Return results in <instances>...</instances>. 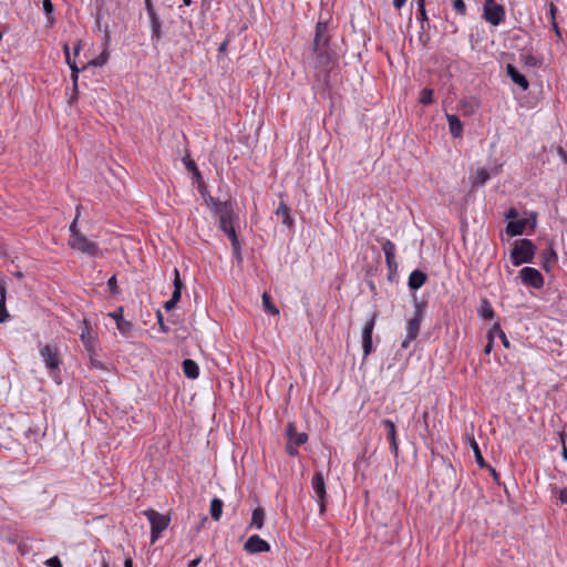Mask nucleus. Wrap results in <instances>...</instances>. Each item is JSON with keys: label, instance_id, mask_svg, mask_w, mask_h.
<instances>
[{"label": "nucleus", "instance_id": "50", "mask_svg": "<svg viewBox=\"0 0 567 567\" xmlns=\"http://www.w3.org/2000/svg\"><path fill=\"white\" fill-rule=\"evenodd\" d=\"M559 499L563 504H567V486L559 492Z\"/></svg>", "mask_w": 567, "mask_h": 567}, {"label": "nucleus", "instance_id": "26", "mask_svg": "<svg viewBox=\"0 0 567 567\" xmlns=\"http://www.w3.org/2000/svg\"><path fill=\"white\" fill-rule=\"evenodd\" d=\"M276 215L282 217V223L287 226L292 225V218L290 216V208L284 203L280 202L278 208L276 209Z\"/></svg>", "mask_w": 567, "mask_h": 567}, {"label": "nucleus", "instance_id": "55", "mask_svg": "<svg viewBox=\"0 0 567 567\" xmlns=\"http://www.w3.org/2000/svg\"><path fill=\"white\" fill-rule=\"evenodd\" d=\"M493 342H494V341H493L492 339H488V342H487V344L485 346V349H484V352H485L486 354H488V353L492 351V349H493Z\"/></svg>", "mask_w": 567, "mask_h": 567}, {"label": "nucleus", "instance_id": "19", "mask_svg": "<svg viewBox=\"0 0 567 567\" xmlns=\"http://www.w3.org/2000/svg\"><path fill=\"white\" fill-rule=\"evenodd\" d=\"M382 425L388 430V437L390 440V450L393 454H398V441L395 435V425L391 420H383Z\"/></svg>", "mask_w": 567, "mask_h": 567}, {"label": "nucleus", "instance_id": "61", "mask_svg": "<svg viewBox=\"0 0 567 567\" xmlns=\"http://www.w3.org/2000/svg\"><path fill=\"white\" fill-rule=\"evenodd\" d=\"M227 44H228V41H227V40H225V41L219 45V49H218V50H219V52H224V51L226 50Z\"/></svg>", "mask_w": 567, "mask_h": 567}, {"label": "nucleus", "instance_id": "35", "mask_svg": "<svg viewBox=\"0 0 567 567\" xmlns=\"http://www.w3.org/2000/svg\"><path fill=\"white\" fill-rule=\"evenodd\" d=\"M183 162H184V164H185L186 168H187L189 172H192L196 177H199V176H200L199 171H198V168H197L196 164L194 163V161H192V159L189 158V156H188V155H187V156H185V157L183 158Z\"/></svg>", "mask_w": 567, "mask_h": 567}, {"label": "nucleus", "instance_id": "18", "mask_svg": "<svg viewBox=\"0 0 567 567\" xmlns=\"http://www.w3.org/2000/svg\"><path fill=\"white\" fill-rule=\"evenodd\" d=\"M506 72H507V75L512 79V81L515 84L520 86L523 90L528 89L529 84H528L527 79L523 74H520L514 65L508 64L506 68Z\"/></svg>", "mask_w": 567, "mask_h": 567}, {"label": "nucleus", "instance_id": "25", "mask_svg": "<svg viewBox=\"0 0 567 567\" xmlns=\"http://www.w3.org/2000/svg\"><path fill=\"white\" fill-rule=\"evenodd\" d=\"M464 115L474 114L480 107V101L476 97L464 99L461 103Z\"/></svg>", "mask_w": 567, "mask_h": 567}, {"label": "nucleus", "instance_id": "14", "mask_svg": "<svg viewBox=\"0 0 567 567\" xmlns=\"http://www.w3.org/2000/svg\"><path fill=\"white\" fill-rule=\"evenodd\" d=\"M246 551L250 554L266 553L270 550L269 544L258 535L250 536L244 545Z\"/></svg>", "mask_w": 567, "mask_h": 567}, {"label": "nucleus", "instance_id": "8", "mask_svg": "<svg viewBox=\"0 0 567 567\" xmlns=\"http://www.w3.org/2000/svg\"><path fill=\"white\" fill-rule=\"evenodd\" d=\"M505 10L495 0H486L484 3V19L493 25H497L504 19Z\"/></svg>", "mask_w": 567, "mask_h": 567}, {"label": "nucleus", "instance_id": "53", "mask_svg": "<svg viewBox=\"0 0 567 567\" xmlns=\"http://www.w3.org/2000/svg\"><path fill=\"white\" fill-rule=\"evenodd\" d=\"M202 561V557H197L193 560H190L187 565V567H197L199 565V563Z\"/></svg>", "mask_w": 567, "mask_h": 567}, {"label": "nucleus", "instance_id": "22", "mask_svg": "<svg viewBox=\"0 0 567 567\" xmlns=\"http://www.w3.org/2000/svg\"><path fill=\"white\" fill-rule=\"evenodd\" d=\"M446 120H447V123H449V128H450L451 134L454 137L462 136L463 124L460 121V118L456 115H454V114H446Z\"/></svg>", "mask_w": 567, "mask_h": 567}, {"label": "nucleus", "instance_id": "21", "mask_svg": "<svg viewBox=\"0 0 567 567\" xmlns=\"http://www.w3.org/2000/svg\"><path fill=\"white\" fill-rule=\"evenodd\" d=\"M526 225H527L526 219L511 220L506 225V233L509 236L522 235L526 228Z\"/></svg>", "mask_w": 567, "mask_h": 567}, {"label": "nucleus", "instance_id": "46", "mask_svg": "<svg viewBox=\"0 0 567 567\" xmlns=\"http://www.w3.org/2000/svg\"><path fill=\"white\" fill-rule=\"evenodd\" d=\"M416 18H417L421 22H426V24L429 25V20H427V17H426V12H425V8H424V7H423L422 9H419V8H417Z\"/></svg>", "mask_w": 567, "mask_h": 567}, {"label": "nucleus", "instance_id": "10", "mask_svg": "<svg viewBox=\"0 0 567 567\" xmlns=\"http://www.w3.org/2000/svg\"><path fill=\"white\" fill-rule=\"evenodd\" d=\"M519 277L525 286L535 289H540L544 286V278L542 274L535 268L524 267L519 271Z\"/></svg>", "mask_w": 567, "mask_h": 567}, {"label": "nucleus", "instance_id": "34", "mask_svg": "<svg viewBox=\"0 0 567 567\" xmlns=\"http://www.w3.org/2000/svg\"><path fill=\"white\" fill-rule=\"evenodd\" d=\"M173 285H174V291L173 292H177V295L181 297L182 296V289H183L184 285H183V281L181 279L179 271L176 268L174 269Z\"/></svg>", "mask_w": 567, "mask_h": 567}, {"label": "nucleus", "instance_id": "38", "mask_svg": "<svg viewBox=\"0 0 567 567\" xmlns=\"http://www.w3.org/2000/svg\"><path fill=\"white\" fill-rule=\"evenodd\" d=\"M150 19H151L153 35H159L161 24H159V20L157 18V16H156V12L154 13V16H150Z\"/></svg>", "mask_w": 567, "mask_h": 567}, {"label": "nucleus", "instance_id": "63", "mask_svg": "<svg viewBox=\"0 0 567 567\" xmlns=\"http://www.w3.org/2000/svg\"><path fill=\"white\" fill-rule=\"evenodd\" d=\"M124 567H133V560L131 558L125 559Z\"/></svg>", "mask_w": 567, "mask_h": 567}, {"label": "nucleus", "instance_id": "36", "mask_svg": "<svg viewBox=\"0 0 567 567\" xmlns=\"http://www.w3.org/2000/svg\"><path fill=\"white\" fill-rule=\"evenodd\" d=\"M43 11L47 16L48 21H52L53 3L51 0H43Z\"/></svg>", "mask_w": 567, "mask_h": 567}, {"label": "nucleus", "instance_id": "64", "mask_svg": "<svg viewBox=\"0 0 567 567\" xmlns=\"http://www.w3.org/2000/svg\"><path fill=\"white\" fill-rule=\"evenodd\" d=\"M561 454H563L564 460L567 461V449L565 446L563 447Z\"/></svg>", "mask_w": 567, "mask_h": 567}, {"label": "nucleus", "instance_id": "37", "mask_svg": "<svg viewBox=\"0 0 567 567\" xmlns=\"http://www.w3.org/2000/svg\"><path fill=\"white\" fill-rule=\"evenodd\" d=\"M494 330L497 331V337L502 340L503 346L509 348V341L498 323H494Z\"/></svg>", "mask_w": 567, "mask_h": 567}, {"label": "nucleus", "instance_id": "31", "mask_svg": "<svg viewBox=\"0 0 567 567\" xmlns=\"http://www.w3.org/2000/svg\"><path fill=\"white\" fill-rule=\"evenodd\" d=\"M262 306L266 311L272 315H279V309L272 303L271 298L267 292L262 295Z\"/></svg>", "mask_w": 567, "mask_h": 567}, {"label": "nucleus", "instance_id": "56", "mask_svg": "<svg viewBox=\"0 0 567 567\" xmlns=\"http://www.w3.org/2000/svg\"><path fill=\"white\" fill-rule=\"evenodd\" d=\"M497 337V331L494 330V326L489 329L487 338L494 341V338Z\"/></svg>", "mask_w": 567, "mask_h": 567}, {"label": "nucleus", "instance_id": "9", "mask_svg": "<svg viewBox=\"0 0 567 567\" xmlns=\"http://www.w3.org/2000/svg\"><path fill=\"white\" fill-rule=\"evenodd\" d=\"M421 321H422V311L420 308H416V310L414 312V317L411 318L406 324V337L402 341L403 349H406L410 346V343L417 337V334L420 332Z\"/></svg>", "mask_w": 567, "mask_h": 567}, {"label": "nucleus", "instance_id": "43", "mask_svg": "<svg viewBox=\"0 0 567 567\" xmlns=\"http://www.w3.org/2000/svg\"><path fill=\"white\" fill-rule=\"evenodd\" d=\"M545 262H544V268L549 271V268H548V261L550 258L553 259H556V252L554 251V249H548L545 254Z\"/></svg>", "mask_w": 567, "mask_h": 567}, {"label": "nucleus", "instance_id": "47", "mask_svg": "<svg viewBox=\"0 0 567 567\" xmlns=\"http://www.w3.org/2000/svg\"><path fill=\"white\" fill-rule=\"evenodd\" d=\"M144 2H145V8H146V11H147L148 16H154L155 9L153 7L152 1L151 0H144Z\"/></svg>", "mask_w": 567, "mask_h": 567}, {"label": "nucleus", "instance_id": "40", "mask_svg": "<svg viewBox=\"0 0 567 567\" xmlns=\"http://www.w3.org/2000/svg\"><path fill=\"white\" fill-rule=\"evenodd\" d=\"M520 58H522V61H524L525 64H527L529 66H536L539 64L538 59L533 56L532 54H522Z\"/></svg>", "mask_w": 567, "mask_h": 567}, {"label": "nucleus", "instance_id": "49", "mask_svg": "<svg viewBox=\"0 0 567 567\" xmlns=\"http://www.w3.org/2000/svg\"><path fill=\"white\" fill-rule=\"evenodd\" d=\"M506 219H515L518 217V213L515 208H511L506 215H505Z\"/></svg>", "mask_w": 567, "mask_h": 567}, {"label": "nucleus", "instance_id": "52", "mask_svg": "<svg viewBox=\"0 0 567 567\" xmlns=\"http://www.w3.org/2000/svg\"><path fill=\"white\" fill-rule=\"evenodd\" d=\"M556 12H557L556 6L553 2H550L549 3V14H550L551 20H555Z\"/></svg>", "mask_w": 567, "mask_h": 567}, {"label": "nucleus", "instance_id": "20", "mask_svg": "<svg viewBox=\"0 0 567 567\" xmlns=\"http://www.w3.org/2000/svg\"><path fill=\"white\" fill-rule=\"evenodd\" d=\"M427 279V276L421 270H413L409 277V287L412 290L421 288Z\"/></svg>", "mask_w": 567, "mask_h": 567}, {"label": "nucleus", "instance_id": "28", "mask_svg": "<svg viewBox=\"0 0 567 567\" xmlns=\"http://www.w3.org/2000/svg\"><path fill=\"white\" fill-rule=\"evenodd\" d=\"M478 315L484 320H492L494 318V310L486 299L482 300L481 307L478 309Z\"/></svg>", "mask_w": 567, "mask_h": 567}, {"label": "nucleus", "instance_id": "4", "mask_svg": "<svg viewBox=\"0 0 567 567\" xmlns=\"http://www.w3.org/2000/svg\"><path fill=\"white\" fill-rule=\"evenodd\" d=\"M144 515L147 517L151 524V540L154 544L161 533L165 530L169 525V517L150 508L144 511Z\"/></svg>", "mask_w": 567, "mask_h": 567}, {"label": "nucleus", "instance_id": "23", "mask_svg": "<svg viewBox=\"0 0 567 567\" xmlns=\"http://www.w3.org/2000/svg\"><path fill=\"white\" fill-rule=\"evenodd\" d=\"M489 179V173L485 168H478L470 176L472 187L483 186Z\"/></svg>", "mask_w": 567, "mask_h": 567}, {"label": "nucleus", "instance_id": "11", "mask_svg": "<svg viewBox=\"0 0 567 567\" xmlns=\"http://www.w3.org/2000/svg\"><path fill=\"white\" fill-rule=\"evenodd\" d=\"M287 434H288V443H287V452L295 456L298 454V450L297 447L299 445H302L307 442L308 440V435L306 433H298L296 432V429L292 424H289L288 425V429H287Z\"/></svg>", "mask_w": 567, "mask_h": 567}, {"label": "nucleus", "instance_id": "15", "mask_svg": "<svg viewBox=\"0 0 567 567\" xmlns=\"http://www.w3.org/2000/svg\"><path fill=\"white\" fill-rule=\"evenodd\" d=\"M116 322L117 330L123 334L127 336L133 330V324L123 318V308L118 307L114 312L109 315Z\"/></svg>", "mask_w": 567, "mask_h": 567}, {"label": "nucleus", "instance_id": "48", "mask_svg": "<svg viewBox=\"0 0 567 567\" xmlns=\"http://www.w3.org/2000/svg\"><path fill=\"white\" fill-rule=\"evenodd\" d=\"M157 320H158L161 331L167 332V327L165 326V323L163 321V315L159 311L157 312Z\"/></svg>", "mask_w": 567, "mask_h": 567}, {"label": "nucleus", "instance_id": "58", "mask_svg": "<svg viewBox=\"0 0 567 567\" xmlns=\"http://www.w3.org/2000/svg\"><path fill=\"white\" fill-rule=\"evenodd\" d=\"M553 30L556 33V35H560V31L558 29V25L555 20H551Z\"/></svg>", "mask_w": 567, "mask_h": 567}, {"label": "nucleus", "instance_id": "2", "mask_svg": "<svg viewBox=\"0 0 567 567\" xmlns=\"http://www.w3.org/2000/svg\"><path fill=\"white\" fill-rule=\"evenodd\" d=\"M107 45H109V39L106 38L102 42L103 51L96 58H93V56L89 55L87 52H85L84 53V60H80V63H81L82 66L79 68L78 66V62H76L75 59L80 55V52L83 50L84 43L82 41H79V42H76L73 45V55H74V58H72L71 54H70L69 44L68 43L63 44V51L65 53V60H66V63L69 64V66L71 69V79H72V82H73L74 91L78 90V79H79L80 71L84 70L87 66H102V65H104L107 62V60H109Z\"/></svg>", "mask_w": 567, "mask_h": 567}, {"label": "nucleus", "instance_id": "59", "mask_svg": "<svg viewBox=\"0 0 567 567\" xmlns=\"http://www.w3.org/2000/svg\"><path fill=\"white\" fill-rule=\"evenodd\" d=\"M558 154H559V156L563 157V159L565 162L567 161V154H566V152L561 147H558Z\"/></svg>", "mask_w": 567, "mask_h": 567}, {"label": "nucleus", "instance_id": "44", "mask_svg": "<svg viewBox=\"0 0 567 567\" xmlns=\"http://www.w3.org/2000/svg\"><path fill=\"white\" fill-rule=\"evenodd\" d=\"M45 565L48 567H62V564H61V560L59 559V557L54 556L52 558H49L47 561H45Z\"/></svg>", "mask_w": 567, "mask_h": 567}, {"label": "nucleus", "instance_id": "12", "mask_svg": "<svg viewBox=\"0 0 567 567\" xmlns=\"http://www.w3.org/2000/svg\"><path fill=\"white\" fill-rule=\"evenodd\" d=\"M40 354L47 368H49L51 371H59L61 360L59 358V352L56 348L47 344L41 348Z\"/></svg>", "mask_w": 567, "mask_h": 567}, {"label": "nucleus", "instance_id": "51", "mask_svg": "<svg viewBox=\"0 0 567 567\" xmlns=\"http://www.w3.org/2000/svg\"><path fill=\"white\" fill-rule=\"evenodd\" d=\"M6 295H7L6 285L3 281H0V300L6 301Z\"/></svg>", "mask_w": 567, "mask_h": 567}, {"label": "nucleus", "instance_id": "30", "mask_svg": "<svg viewBox=\"0 0 567 567\" xmlns=\"http://www.w3.org/2000/svg\"><path fill=\"white\" fill-rule=\"evenodd\" d=\"M470 445H471V447H472V450H473V453H474L475 461H476L477 465H478L480 467H482V468H483V467H486V466H487V464L485 463L484 457H483V455H482V452H481V450H480V446H478V444H477V442L475 441V439H474V437H471V439H470Z\"/></svg>", "mask_w": 567, "mask_h": 567}, {"label": "nucleus", "instance_id": "54", "mask_svg": "<svg viewBox=\"0 0 567 567\" xmlns=\"http://www.w3.org/2000/svg\"><path fill=\"white\" fill-rule=\"evenodd\" d=\"M406 0H393V6L396 9H401L405 4Z\"/></svg>", "mask_w": 567, "mask_h": 567}, {"label": "nucleus", "instance_id": "60", "mask_svg": "<svg viewBox=\"0 0 567 567\" xmlns=\"http://www.w3.org/2000/svg\"><path fill=\"white\" fill-rule=\"evenodd\" d=\"M421 29L423 32H429L430 25H427L426 22H421Z\"/></svg>", "mask_w": 567, "mask_h": 567}, {"label": "nucleus", "instance_id": "6", "mask_svg": "<svg viewBox=\"0 0 567 567\" xmlns=\"http://www.w3.org/2000/svg\"><path fill=\"white\" fill-rule=\"evenodd\" d=\"M328 42L329 38H315L313 40V54L318 65H328L336 58V53L329 51Z\"/></svg>", "mask_w": 567, "mask_h": 567}, {"label": "nucleus", "instance_id": "32", "mask_svg": "<svg viewBox=\"0 0 567 567\" xmlns=\"http://www.w3.org/2000/svg\"><path fill=\"white\" fill-rule=\"evenodd\" d=\"M80 209H81V206H76V216L75 218L73 219V221L71 223L70 225V238H75L76 235H82V233L80 231V229L78 228V220H79V217H80Z\"/></svg>", "mask_w": 567, "mask_h": 567}, {"label": "nucleus", "instance_id": "33", "mask_svg": "<svg viewBox=\"0 0 567 567\" xmlns=\"http://www.w3.org/2000/svg\"><path fill=\"white\" fill-rule=\"evenodd\" d=\"M419 102L429 105L433 102V91L431 89H423L420 93Z\"/></svg>", "mask_w": 567, "mask_h": 567}, {"label": "nucleus", "instance_id": "39", "mask_svg": "<svg viewBox=\"0 0 567 567\" xmlns=\"http://www.w3.org/2000/svg\"><path fill=\"white\" fill-rule=\"evenodd\" d=\"M181 300V297L177 295V292H173L172 298L164 303V308L169 311L172 310L176 303Z\"/></svg>", "mask_w": 567, "mask_h": 567}, {"label": "nucleus", "instance_id": "1", "mask_svg": "<svg viewBox=\"0 0 567 567\" xmlns=\"http://www.w3.org/2000/svg\"><path fill=\"white\" fill-rule=\"evenodd\" d=\"M213 210L218 219L219 229L228 237L231 243L233 252L237 259H241L240 243L236 234V225L239 223V216L230 202H219L212 199Z\"/></svg>", "mask_w": 567, "mask_h": 567}, {"label": "nucleus", "instance_id": "17", "mask_svg": "<svg viewBox=\"0 0 567 567\" xmlns=\"http://www.w3.org/2000/svg\"><path fill=\"white\" fill-rule=\"evenodd\" d=\"M80 338L84 344L85 350L87 352L92 353L93 347H94L95 334L93 333L92 329L90 328L86 319L83 320V328H82Z\"/></svg>", "mask_w": 567, "mask_h": 567}, {"label": "nucleus", "instance_id": "3", "mask_svg": "<svg viewBox=\"0 0 567 567\" xmlns=\"http://www.w3.org/2000/svg\"><path fill=\"white\" fill-rule=\"evenodd\" d=\"M535 245L529 239H517L511 251L512 264L517 267L525 262H530L535 255Z\"/></svg>", "mask_w": 567, "mask_h": 567}, {"label": "nucleus", "instance_id": "29", "mask_svg": "<svg viewBox=\"0 0 567 567\" xmlns=\"http://www.w3.org/2000/svg\"><path fill=\"white\" fill-rule=\"evenodd\" d=\"M209 512H210V516L215 520H219L221 517V514H223V502L217 497L213 498L210 502Z\"/></svg>", "mask_w": 567, "mask_h": 567}, {"label": "nucleus", "instance_id": "7", "mask_svg": "<svg viewBox=\"0 0 567 567\" xmlns=\"http://www.w3.org/2000/svg\"><path fill=\"white\" fill-rule=\"evenodd\" d=\"M311 487L313 491V497L317 499L319 504L320 514H323L326 512L327 492L324 477L321 472H317L312 476Z\"/></svg>", "mask_w": 567, "mask_h": 567}, {"label": "nucleus", "instance_id": "16", "mask_svg": "<svg viewBox=\"0 0 567 567\" xmlns=\"http://www.w3.org/2000/svg\"><path fill=\"white\" fill-rule=\"evenodd\" d=\"M382 250L385 256L388 268L390 270H395L398 267L395 261V245L390 239H385L382 244Z\"/></svg>", "mask_w": 567, "mask_h": 567}, {"label": "nucleus", "instance_id": "24", "mask_svg": "<svg viewBox=\"0 0 567 567\" xmlns=\"http://www.w3.org/2000/svg\"><path fill=\"white\" fill-rule=\"evenodd\" d=\"M183 372L188 379H196L199 374L198 364L192 359H185L183 361Z\"/></svg>", "mask_w": 567, "mask_h": 567}, {"label": "nucleus", "instance_id": "41", "mask_svg": "<svg viewBox=\"0 0 567 567\" xmlns=\"http://www.w3.org/2000/svg\"><path fill=\"white\" fill-rule=\"evenodd\" d=\"M453 8L456 11V13H458L461 16H464L466 12V6L463 0H454Z\"/></svg>", "mask_w": 567, "mask_h": 567}, {"label": "nucleus", "instance_id": "5", "mask_svg": "<svg viewBox=\"0 0 567 567\" xmlns=\"http://www.w3.org/2000/svg\"><path fill=\"white\" fill-rule=\"evenodd\" d=\"M69 246L72 249L78 250L82 254H85L90 257H101L102 256V251L99 248L97 244L90 240L84 234L76 235L75 238H70Z\"/></svg>", "mask_w": 567, "mask_h": 567}, {"label": "nucleus", "instance_id": "62", "mask_svg": "<svg viewBox=\"0 0 567 567\" xmlns=\"http://www.w3.org/2000/svg\"><path fill=\"white\" fill-rule=\"evenodd\" d=\"M486 467H488V468H489V471H491V473H492V475H493L494 480H495V481H497V480H498V474L496 473V471H495L494 468L489 467L488 465H487Z\"/></svg>", "mask_w": 567, "mask_h": 567}, {"label": "nucleus", "instance_id": "27", "mask_svg": "<svg viewBox=\"0 0 567 567\" xmlns=\"http://www.w3.org/2000/svg\"><path fill=\"white\" fill-rule=\"evenodd\" d=\"M265 522V511L261 507H256L252 511L251 515V526H255L256 528L260 529L264 526Z\"/></svg>", "mask_w": 567, "mask_h": 567}, {"label": "nucleus", "instance_id": "13", "mask_svg": "<svg viewBox=\"0 0 567 567\" xmlns=\"http://www.w3.org/2000/svg\"><path fill=\"white\" fill-rule=\"evenodd\" d=\"M375 320L377 313L374 312L362 329V348L364 357H368L372 352V332L375 326Z\"/></svg>", "mask_w": 567, "mask_h": 567}, {"label": "nucleus", "instance_id": "42", "mask_svg": "<svg viewBox=\"0 0 567 567\" xmlns=\"http://www.w3.org/2000/svg\"><path fill=\"white\" fill-rule=\"evenodd\" d=\"M9 318V313L7 311L6 301L0 300V323L4 322Z\"/></svg>", "mask_w": 567, "mask_h": 567}, {"label": "nucleus", "instance_id": "45", "mask_svg": "<svg viewBox=\"0 0 567 567\" xmlns=\"http://www.w3.org/2000/svg\"><path fill=\"white\" fill-rule=\"evenodd\" d=\"M107 286H109V288H110L112 293H117V282H116V277L115 276H112L107 280Z\"/></svg>", "mask_w": 567, "mask_h": 567}, {"label": "nucleus", "instance_id": "57", "mask_svg": "<svg viewBox=\"0 0 567 567\" xmlns=\"http://www.w3.org/2000/svg\"><path fill=\"white\" fill-rule=\"evenodd\" d=\"M322 31V23L318 22L316 25V35H321Z\"/></svg>", "mask_w": 567, "mask_h": 567}]
</instances>
